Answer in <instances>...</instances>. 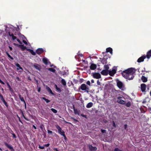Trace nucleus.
<instances>
[{
    "mask_svg": "<svg viewBox=\"0 0 151 151\" xmlns=\"http://www.w3.org/2000/svg\"><path fill=\"white\" fill-rule=\"evenodd\" d=\"M6 84H7V86H8V87L9 88V90L13 92V90L12 89V88L11 87V86H10V85L9 84V83H8V82H6Z\"/></svg>",
    "mask_w": 151,
    "mask_h": 151,
    "instance_id": "26",
    "label": "nucleus"
},
{
    "mask_svg": "<svg viewBox=\"0 0 151 151\" xmlns=\"http://www.w3.org/2000/svg\"><path fill=\"white\" fill-rule=\"evenodd\" d=\"M113 126H114V127H115L116 125H115V124L114 122L113 121Z\"/></svg>",
    "mask_w": 151,
    "mask_h": 151,
    "instance_id": "61",
    "label": "nucleus"
},
{
    "mask_svg": "<svg viewBox=\"0 0 151 151\" xmlns=\"http://www.w3.org/2000/svg\"><path fill=\"white\" fill-rule=\"evenodd\" d=\"M47 69L53 73L55 72L56 71V70L55 69L52 68H47Z\"/></svg>",
    "mask_w": 151,
    "mask_h": 151,
    "instance_id": "29",
    "label": "nucleus"
},
{
    "mask_svg": "<svg viewBox=\"0 0 151 151\" xmlns=\"http://www.w3.org/2000/svg\"><path fill=\"white\" fill-rule=\"evenodd\" d=\"M97 67V65L94 64H92L90 66V69L91 70H94Z\"/></svg>",
    "mask_w": 151,
    "mask_h": 151,
    "instance_id": "15",
    "label": "nucleus"
},
{
    "mask_svg": "<svg viewBox=\"0 0 151 151\" xmlns=\"http://www.w3.org/2000/svg\"><path fill=\"white\" fill-rule=\"evenodd\" d=\"M108 71L106 70H104L101 72V73L104 76H107L109 74Z\"/></svg>",
    "mask_w": 151,
    "mask_h": 151,
    "instance_id": "14",
    "label": "nucleus"
},
{
    "mask_svg": "<svg viewBox=\"0 0 151 151\" xmlns=\"http://www.w3.org/2000/svg\"><path fill=\"white\" fill-rule=\"evenodd\" d=\"M101 132L102 133H106V130L105 129H101Z\"/></svg>",
    "mask_w": 151,
    "mask_h": 151,
    "instance_id": "47",
    "label": "nucleus"
},
{
    "mask_svg": "<svg viewBox=\"0 0 151 151\" xmlns=\"http://www.w3.org/2000/svg\"><path fill=\"white\" fill-rule=\"evenodd\" d=\"M126 106L127 107H129L131 106V103L130 102H128L126 104Z\"/></svg>",
    "mask_w": 151,
    "mask_h": 151,
    "instance_id": "37",
    "label": "nucleus"
},
{
    "mask_svg": "<svg viewBox=\"0 0 151 151\" xmlns=\"http://www.w3.org/2000/svg\"><path fill=\"white\" fill-rule=\"evenodd\" d=\"M42 61L45 64L47 65L48 64V60L47 58H43L42 59Z\"/></svg>",
    "mask_w": 151,
    "mask_h": 151,
    "instance_id": "25",
    "label": "nucleus"
},
{
    "mask_svg": "<svg viewBox=\"0 0 151 151\" xmlns=\"http://www.w3.org/2000/svg\"><path fill=\"white\" fill-rule=\"evenodd\" d=\"M14 45L16 46H17L18 47H19V45H19V44H16V43H14Z\"/></svg>",
    "mask_w": 151,
    "mask_h": 151,
    "instance_id": "59",
    "label": "nucleus"
},
{
    "mask_svg": "<svg viewBox=\"0 0 151 151\" xmlns=\"http://www.w3.org/2000/svg\"><path fill=\"white\" fill-rule=\"evenodd\" d=\"M43 52V49L42 48H38L36 50V53L39 55H40Z\"/></svg>",
    "mask_w": 151,
    "mask_h": 151,
    "instance_id": "11",
    "label": "nucleus"
},
{
    "mask_svg": "<svg viewBox=\"0 0 151 151\" xmlns=\"http://www.w3.org/2000/svg\"><path fill=\"white\" fill-rule=\"evenodd\" d=\"M4 145L6 146L8 148L10 149L11 151H13L14 150V149L13 147L11 145H9L7 143L5 142H4Z\"/></svg>",
    "mask_w": 151,
    "mask_h": 151,
    "instance_id": "12",
    "label": "nucleus"
},
{
    "mask_svg": "<svg viewBox=\"0 0 151 151\" xmlns=\"http://www.w3.org/2000/svg\"><path fill=\"white\" fill-rule=\"evenodd\" d=\"M73 109L74 113L75 114H78L79 115V112L80 111L77 109H76L74 106H73Z\"/></svg>",
    "mask_w": 151,
    "mask_h": 151,
    "instance_id": "19",
    "label": "nucleus"
},
{
    "mask_svg": "<svg viewBox=\"0 0 151 151\" xmlns=\"http://www.w3.org/2000/svg\"><path fill=\"white\" fill-rule=\"evenodd\" d=\"M127 124H125L124 125V128L125 129L127 130Z\"/></svg>",
    "mask_w": 151,
    "mask_h": 151,
    "instance_id": "54",
    "label": "nucleus"
},
{
    "mask_svg": "<svg viewBox=\"0 0 151 151\" xmlns=\"http://www.w3.org/2000/svg\"><path fill=\"white\" fill-rule=\"evenodd\" d=\"M55 88L56 90L58 91V92L59 93H60L61 91V90L60 88H59L58 87L57 85L55 84Z\"/></svg>",
    "mask_w": 151,
    "mask_h": 151,
    "instance_id": "27",
    "label": "nucleus"
},
{
    "mask_svg": "<svg viewBox=\"0 0 151 151\" xmlns=\"http://www.w3.org/2000/svg\"><path fill=\"white\" fill-rule=\"evenodd\" d=\"M16 78L18 81H21V79L19 77H17Z\"/></svg>",
    "mask_w": 151,
    "mask_h": 151,
    "instance_id": "57",
    "label": "nucleus"
},
{
    "mask_svg": "<svg viewBox=\"0 0 151 151\" xmlns=\"http://www.w3.org/2000/svg\"><path fill=\"white\" fill-rule=\"evenodd\" d=\"M19 99H20L23 102H25V101L24 100V98L20 94L19 95Z\"/></svg>",
    "mask_w": 151,
    "mask_h": 151,
    "instance_id": "30",
    "label": "nucleus"
},
{
    "mask_svg": "<svg viewBox=\"0 0 151 151\" xmlns=\"http://www.w3.org/2000/svg\"><path fill=\"white\" fill-rule=\"evenodd\" d=\"M34 66L36 69L39 70L41 69L40 65L37 63H35L34 65Z\"/></svg>",
    "mask_w": 151,
    "mask_h": 151,
    "instance_id": "18",
    "label": "nucleus"
},
{
    "mask_svg": "<svg viewBox=\"0 0 151 151\" xmlns=\"http://www.w3.org/2000/svg\"><path fill=\"white\" fill-rule=\"evenodd\" d=\"M33 127L34 128V129H37L36 128V126L34 125H33Z\"/></svg>",
    "mask_w": 151,
    "mask_h": 151,
    "instance_id": "63",
    "label": "nucleus"
},
{
    "mask_svg": "<svg viewBox=\"0 0 151 151\" xmlns=\"http://www.w3.org/2000/svg\"><path fill=\"white\" fill-rule=\"evenodd\" d=\"M9 49H10V50H11H11H12V47H11L9 46Z\"/></svg>",
    "mask_w": 151,
    "mask_h": 151,
    "instance_id": "64",
    "label": "nucleus"
},
{
    "mask_svg": "<svg viewBox=\"0 0 151 151\" xmlns=\"http://www.w3.org/2000/svg\"><path fill=\"white\" fill-rule=\"evenodd\" d=\"M19 46V47H20L22 49V51L24 50L26 48V47L25 46H24V45H22V44H21Z\"/></svg>",
    "mask_w": 151,
    "mask_h": 151,
    "instance_id": "22",
    "label": "nucleus"
},
{
    "mask_svg": "<svg viewBox=\"0 0 151 151\" xmlns=\"http://www.w3.org/2000/svg\"><path fill=\"white\" fill-rule=\"evenodd\" d=\"M146 88V86L145 83H142L141 84V89L142 92H145Z\"/></svg>",
    "mask_w": 151,
    "mask_h": 151,
    "instance_id": "9",
    "label": "nucleus"
},
{
    "mask_svg": "<svg viewBox=\"0 0 151 151\" xmlns=\"http://www.w3.org/2000/svg\"><path fill=\"white\" fill-rule=\"evenodd\" d=\"M43 126H44L43 125V124H42V125H40V127L42 131H43Z\"/></svg>",
    "mask_w": 151,
    "mask_h": 151,
    "instance_id": "42",
    "label": "nucleus"
},
{
    "mask_svg": "<svg viewBox=\"0 0 151 151\" xmlns=\"http://www.w3.org/2000/svg\"><path fill=\"white\" fill-rule=\"evenodd\" d=\"M50 145V144L49 143H47L46 144H45L44 145V146L45 147H48Z\"/></svg>",
    "mask_w": 151,
    "mask_h": 151,
    "instance_id": "53",
    "label": "nucleus"
},
{
    "mask_svg": "<svg viewBox=\"0 0 151 151\" xmlns=\"http://www.w3.org/2000/svg\"><path fill=\"white\" fill-rule=\"evenodd\" d=\"M41 90V88L40 87H39L38 89V92H40Z\"/></svg>",
    "mask_w": 151,
    "mask_h": 151,
    "instance_id": "60",
    "label": "nucleus"
},
{
    "mask_svg": "<svg viewBox=\"0 0 151 151\" xmlns=\"http://www.w3.org/2000/svg\"><path fill=\"white\" fill-rule=\"evenodd\" d=\"M122 98V97L121 96L118 97L117 98L118 100H117V101L119 103L124 104H125V101L122 99H121Z\"/></svg>",
    "mask_w": 151,
    "mask_h": 151,
    "instance_id": "4",
    "label": "nucleus"
},
{
    "mask_svg": "<svg viewBox=\"0 0 151 151\" xmlns=\"http://www.w3.org/2000/svg\"><path fill=\"white\" fill-rule=\"evenodd\" d=\"M55 127L56 129L58 130V133L62 136L63 134H65L64 132L62 130L58 124H56Z\"/></svg>",
    "mask_w": 151,
    "mask_h": 151,
    "instance_id": "3",
    "label": "nucleus"
},
{
    "mask_svg": "<svg viewBox=\"0 0 151 151\" xmlns=\"http://www.w3.org/2000/svg\"><path fill=\"white\" fill-rule=\"evenodd\" d=\"M97 84L98 85H101V83L99 80L97 81Z\"/></svg>",
    "mask_w": 151,
    "mask_h": 151,
    "instance_id": "50",
    "label": "nucleus"
},
{
    "mask_svg": "<svg viewBox=\"0 0 151 151\" xmlns=\"http://www.w3.org/2000/svg\"><path fill=\"white\" fill-rule=\"evenodd\" d=\"M86 83L89 86H91V83H90V82L89 81H88L87 82H86Z\"/></svg>",
    "mask_w": 151,
    "mask_h": 151,
    "instance_id": "45",
    "label": "nucleus"
},
{
    "mask_svg": "<svg viewBox=\"0 0 151 151\" xmlns=\"http://www.w3.org/2000/svg\"><path fill=\"white\" fill-rule=\"evenodd\" d=\"M93 106V103L92 102H90L87 104L86 106V107L87 108H90L92 107Z\"/></svg>",
    "mask_w": 151,
    "mask_h": 151,
    "instance_id": "24",
    "label": "nucleus"
},
{
    "mask_svg": "<svg viewBox=\"0 0 151 151\" xmlns=\"http://www.w3.org/2000/svg\"><path fill=\"white\" fill-rule=\"evenodd\" d=\"M112 49L110 47H108L106 49V52H109L111 54H112Z\"/></svg>",
    "mask_w": 151,
    "mask_h": 151,
    "instance_id": "20",
    "label": "nucleus"
},
{
    "mask_svg": "<svg viewBox=\"0 0 151 151\" xmlns=\"http://www.w3.org/2000/svg\"><path fill=\"white\" fill-rule=\"evenodd\" d=\"M109 74L111 76H113L116 73V70L115 69H113L112 70H109L108 71Z\"/></svg>",
    "mask_w": 151,
    "mask_h": 151,
    "instance_id": "5",
    "label": "nucleus"
},
{
    "mask_svg": "<svg viewBox=\"0 0 151 151\" xmlns=\"http://www.w3.org/2000/svg\"><path fill=\"white\" fill-rule=\"evenodd\" d=\"M4 104L6 107H7L8 106V105L6 102V101Z\"/></svg>",
    "mask_w": 151,
    "mask_h": 151,
    "instance_id": "55",
    "label": "nucleus"
},
{
    "mask_svg": "<svg viewBox=\"0 0 151 151\" xmlns=\"http://www.w3.org/2000/svg\"><path fill=\"white\" fill-rule=\"evenodd\" d=\"M28 80H30V81H31V78L30 76H29L28 77Z\"/></svg>",
    "mask_w": 151,
    "mask_h": 151,
    "instance_id": "62",
    "label": "nucleus"
},
{
    "mask_svg": "<svg viewBox=\"0 0 151 151\" xmlns=\"http://www.w3.org/2000/svg\"><path fill=\"white\" fill-rule=\"evenodd\" d=\"M39 148L41 149H43L45 148V146H41L40 145L39 146Z\"/></svg>",
    "mask_w": 151,
    "mask_h": 151,
    "instance_id": "44",
    "label": "nucleus"
},
{
    "mask_svg": "<svg viewBox=\"0 0 151 151\" xmlns=\"http://www.w3.org/2000/svg\"><path fill=\"white\" fill-rule=\"evenodd\" d=\"M146 58H147L146 55H144L143 56L139 58L138 59L137 61L138 63H140L141 62H143L144 61V59Z\"/></svg>",
    "mask_w": 151,
    "mask_h": 151,
    "instance_id": "6",
    "label": "nucleus"
},
{
    "mask_svg": "<svg viewBox=\"0 0 151 151\" xmlns=\"http://www.w3.org/2000/svg\"><path fill=\"white\" fill-rule=\"evenodd\" d=\"M116 83L117 86L119 88L121 89L122 88L123 84L121 81H118Z\"/></svg>",
    "mask_w": 151,
    "mask_h": 151,
    "instance_id": "10",
    "label": "nucleus"
},
{
    "mask_svg": "<svg viewBox=\"0 0 151 151\" xmlns=\"http://www.w3.org/2000/svg\"><path fill=\"white\" fill-rule=\"evenodd\" d=\"M104 68H105V70H107L109 71V67L108 65H104Z\"/></svg>",
    "mask_w": 151,
    "mask_h": 151,
    "instance_id": "33",
    "label": "nucleus"
},
{
    "mask_svg": "<svg viewBox=\"0 0 151 151\" xmlns=\"http://www.w3.org/2000/svg\"><path fill=\"white\" fill-rule=\"evenodd\" d=\"M22 41H23V42L26 45H27V42L25 40H23Z\"/></svg>",
    "mask_w": 151,
    "mask_h": 151,
    "instance_id": "52",
    "label": "nucleus"
},
{
    "mask_svg": "<svg viewBox=\"0 0 151 151\" xmlns=\"http://www.w3.org/2000/svg\"><path fill=\"white\" fill-rule=\"evenodd\" d=\"M12 133L11 134L12 135L13 137L14 138H16L17 137L16 135L14 133H13V132L12 131Z\"/></svg>",
    "mask_w": 151,
    "mask_h": 151,
    "instance_id": "41",
    "label": "nucleus"
},
{
    "mask_svg": "<svg viewBox=\"0 0 151 151\" xmlns=\"http://www.w3.org/2000/svg\"><path fill=\"white\" fill-rule=\"evenodd\" d=\"M0 83L2 84H4L5 83L0 79Z\"/></svg>",
    "mask_w": 151,
    "mask_h": 151,
    "instance_id": "56",
    "label": "nucleus"
},
{
    "mask_svg": "<svg viewBox=\"0 0 151 151\" xmlns=\"http://www.w3.org/2000/svg\"><path fill=\"white\" fill-rule=\"evenodd\" d=\"M93 77L94 78L99 79L101 78V75L99 73H95L93 75Z\"/></svg>",
    "mask_w": 151,
    "mask_h": 151,
    "instance_id": "7",
    "label": "nucleus"
},
{
    "mask_svg": "<svg viewBox=\"0 0 151 151\" xmlns=\"http://www.w3.org/2000/svg\"><path fill=\"white\" fill-rule=\"evenodd\" d=\"M114 151H122V150H120L118 148H116Z\"/></svg>",
    "mask_w": 151,
    "mask_h": 151,
    "instance_id": "39",
    "label": "nucleus"
},
{
    "mask_svg": "<svg viewBox=\"0 0 151 151\" xmlns=\"http://www.w3.org/2000/svg\"><path fill=\"white\" fill-rule=\"evenodd\" d=\"M6 54H7V55L8 56L9 58H10L12 60H13L14 59V58L12 57L9 54V53H8V52H6Z\"/></svg>",
    "mask_w": 151,
    "mask_h": 151,
    "instance_id": "38",
    "label": "nucleus"
},
{
    "mask_svg": "<svg viewBox=\"0 0 151 151\" xmlns=\"http://www.w3.org/2000/svg\"><path fill=\"white\" fill-rule=\"evenodd\" d=\"M17 40L18 42L20 44H22V42L20 40L18 39H17Z\"/></svg>",
    "mask_w": 151,
    "mask_h": 151,
    "instance_id": "46",
    "label": "nucleus"
},
{
    "mask_svg": "<svg viewBox=\"0 0 151 151\" xmlns=\"http://www.w3.org/2000/svg\"><path fill=\"white\" fill-rule=\"evenodd\" d=\"M81 89L82 91H85L87 92H88L89 91V87L85 84H81L80 87L79 88V89Z\"/></svg>",
    "mask_w": 151,
    "mask_h": 151,
    "instance_id": "2",
    "label": "nucleus"
},
{
    "mask_svg": "<svg viewBox=\"0 0 151 151\" xmlns=\"http://www.w3.org/2000/svg\"><path fill=\"white\" fill-rule=\"evenodd\" d=\"M17 37L14 36H13L12 37V39L13 40H14L15 39H17Z\"/></svg>",
    "mask_w": 151,
    "mask_h": 151,
    "instance_id": "48",
    "label": "nucleus"
},
{
    "mask_svg": "<svg viewBox=\"0 0 151 151\" xmlns=\"http://www.w3.org/2000/svg\"><path fill=\"white\" fill-rule=\"evenodd\" d=\"M46 89L49 93L53 96L55 95V94L52 92V90L49 87L47 86L46 87Z\"/></svg>",
    "mask_w": 151,
    "mask_h": 151,
    "instance_id": "13",
    "label": "nucleus"
},
{
    "mask_svg": "<svg viewBox=\"0 0 151 151\" xmlns=\"http://www.w3.org/2000/svg\"><path fill=\"white\" fill-rule=\"evenodd\" d=\"M88 147L89 150L91 151H96L97 149V148L96 147H93L91 145H89Z\"/></svg>",
    "mask_w": 151,
    "mask_h": 151,
    "instance_id": "8",
    "label": "nucleus"
},
{
    "mask_svg": "<svg viewBox=\"0 0 151 151\" xmlns=\"http://www.w3.org/2000/svg\"><path fill=\"white\" fill-rule=\"evenodd\" d=\"M8 34L10 36L12 37L13 36H14V34L13 33L11 34L10 32H8Z\"/></svg>",
    "mask_w": 151,
    "mask_h": 151,
    "instance_id": "40",
    "label": "nucleus"
},
{
    "mask_svg": "<svg viewBox=\"0 0 151 151\" xmlns=\"http://www.w3.org/2000/svg\"><path fill=\"white\" fill-rule=\"evenodd\" d=\"M61 83L63 86L66 85V82L64 79H62L61 80Z\"/></svg>",
    "mask_w": 151,
    "mask_h": 151,
    "instance_id": "28",
    "label": "nucleus"
},
{
    "mask_svg": "<svg viewBox=\"0 0 151 151\" xmlns=\"http://www.w3.org/2000/svg\"><path fill=\"white\" fill-rule=\"evenodd\" d=\"M64 137V139L65 140H67V138L66 137V136H65V134H63V135H62Z\"/></svg>",
    "mask_w": 151,
    "mask_h": 151,
    "instance_id": "49",
    "label": "nucleus"
},
{
    "mask_svg": "<svg viewBox=\"0 0 151 151\" xmlns=\"http://www.w3.org/2000/svg\"><path fill=\"white\" fill-rule=\"evenodd\" d=\"M22 115L23 116V117H24V118L27 121H29V119H28V118H26L25 116H24V114L23 113V112H22Z\"/></svg>",
    "mask_w": 151,
    "mask_h": 151,
    "instance_id": "34",
    "label": "nucleus"
},
{
    "mask_svg": "<svg viewBox=\"0 0 151 151\" xmlns=\"http://www.w3.org/2000/svg\"><path fill=\"white\" fill-rule=\"evenodd\" d=\"M146 55L147 57V58L148 59H149L151 57V50L147 52Z\"/></svg>",
    "mask_w": 151,
    "mask_h": 151,
    "instance_id": "16",
    "label": "nucleus"
},
{
    "mask_svg": "<svg viewBox=\"0 0 151 151\" xmlns=\"http://www.w3.org/2000/svg\"><path fill=\"white\" fill-rule=\"evenodd\" d=\"M15 65L17 67L19 68V69L22 70L23 69L20 66V65L19 63H17L15 64Z\"/></svg>",
    "mask_w": 151,
    "mask_h": 151,
    "instance_id": "35",
    "label": "nucleus"
},
{
    "mask_svg": "<svg viewBox=\"0 0 151 151\" xmlns=\"http://www.w3.org/2000/svg\"><path fill=\"white\" fill-rule=\"evenodd\" d=\"M136 70L131 68L123 71L122 73V76L125 78L129 80H132L134 77L133 74L135 73Z\"/></svg>",
    "mask_w": 151,
    "mask_h": 151,
    "instance_id": "1",
    "label": "nucleus"
},
{
    "mask_svg": "<svg viewBox=\"0 0 151 151\" xmlns=\"http://www.w3.org/2000/svg\"><path fill=\"white\" fill-rule=\"evenodd\" d=\"M42 99L45 100L47 103H48L50 101V100H49L48 99H46L45 97H42Z\"/></svg>",
    "mask_w": 151,
    "mask_h": 151,
    "instance_id": "31",
    "label": "nucleus"
},
{
    "mask_svg": "<svg viewBox=\"0 0 151 151\" xmlns=\"http://www.w3.org/2000/svg\"><path fill=\"white\" fill-rule=\"evenodd\" d=\"M51 110L54 113H56L57 112V110L54 108H51Z\"/></svg>",
    "mask_w": 151,
    "mask_h": 151,
    "instance_id": "36",
    "label": "nucleus"
},
{
    "mask_svg": "<svg viewBox=\"0 0 151 151\" xmlns=\"http://www.w3.org/2000/svg\"><path fill=\"white\" fill-rule=\"evenodd\" d=\"M100 59L101 60V62L103 64H106L107 63V60L105 58H100Z\"/></svg>",
    "mask_w": 151,
    "mask_h": 151,
    "instance_id": "17",
    "label": "nucleus"
},
{
    "mask_svg": "<svg viewBox=\"0 0 151 151\" xmlns=\"http://www.w3.org/2000/svg\"><path fill=\"white\" fill-rule=\"evenodd\" d=\"M27 50L29 51L32 55H35L36 53L33 50L29 49H27Z\"/></svg>",
    "mask_w": 151,
    "mask_h": 151,
    "instance_id": "23",
    "label": "nucleus"
},
{
    "mask_svg": "<svg viewBox=\"0 0 151 151\" xmlns=\"http://www.w3.org/2000/svg\"><path fill=\"white\" fill-rule=\"evenodd\" d=\"M47 133L48 134H52L53 133V132H52V131H50L49 130H47Z\"/></svg>",
    "mask_w": 151,
    "mask_h": 151,
    "instance_id": "43",
    "label": "nucleus"
},
{
    "mask_svg": "<svg viewBox=\"0 0 151 151\" xmlns=\"http://www.w3.org/2000/svg\"><path fill=\"white\" fill-rule=\"evenodd\" d=\"M0 99H1V100L4 103H5L6 101L4 99L3 96L2 95H0Z\"/></svg>",
    "mask_w": 151,
    "mask_h": 151,
    "instance_id": "32",
    "label": "nucleus"
},
{
    "mask_svg": "<svg viewBox=\"0 0 151 151\" xmlns=\"http://www.w3.org/2000/svg\"><path fill=\"white\" fill-rule=\"evenodd\" d=\"M141 79L142 81L144 83L146 82L147 81V78L144 76H142L141 77Z\"/></svg>",
    "mask_w": 151,
    "mask_h": 151,
    "instance_id": "21",
    "label": "nucleus"
},
{
    "mask_svg": "<svg viewBox=\"0 0 151 151\" xmlns=\"http://www.w3.org/2000/svg\"><path fill=\"white\" fill-rule=\"evenodd\" d=\"M53 150H55V151H59V150H58V149H57V148H54L53 149Z\"/></svg>",
    "mask_w": 151,
    "mask_h": 151,
    "instance_id": "58",
    "label": "nucleus"
},
{
    "mask_svg": "<svg viewBox=\"0 0 151 151\" xmlns=\"http://www.w3.org/2000/svg\"><path fill=\"white\" fill-rule=\"evenodd\" d=\"M17 117H18V119H19V121L20 122H21L22 124H23V123H22V121L21 120V119H20V117L19 116H18V115H17Z\"/></svg>",
    "mask_w": 151,
    "mask_h": 151,
    "instance_id": "51",
    "label": "nucleus"
}]
</instances>
